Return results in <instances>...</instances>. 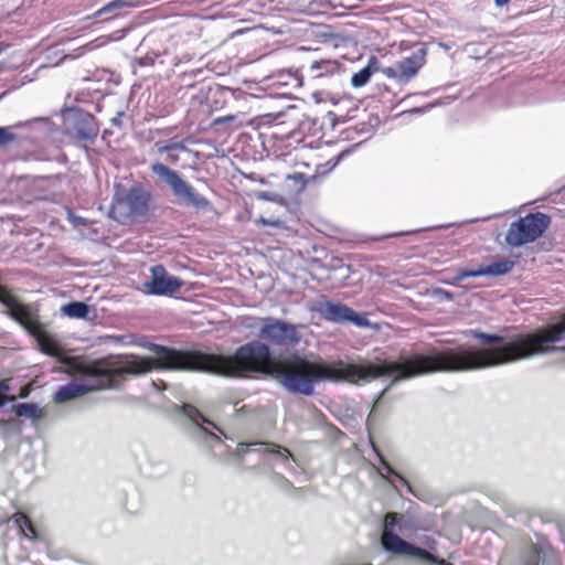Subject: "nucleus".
<instances>
[{
    "label": "nucleus",
    "instance_id": "7c9ffc66",
    "mask_svg": "<svg viewBox=\"0 0 565 565\" xmlns=\"http://www.w3.org/2000/svg\"><path fill=\"white\" fill-rule=\"evenodd\" d=\"M427 554L426 556H417L418 558H422L424 561H427L429 563H435L437 565H452L451 563H448L446 559L444 558H439L435 555H433L430 552L427 551Z\"/></svg>",
    "mask_w": 565,
    "mask_h": 565
},
{
    "label": "nucleus",
    "instance_id": "f8f14e48",
    "mask_svg": "<svg viewBox=\"0 0 565 565\" xmlns=\"http://www.w3.org/2000/svg\"><path fill=\"white\" fill-rule=\"evenodd\" d=\"M150 273V279L142 285V291L147 295L170 296L183 286V281L170 275L163 265L152 266Z\"/></svg>",
    "mask_w": 565,
    "mask_h": 565
},
{
    "label": "nucleus",
    "instance_id": "6e6552de",
    "mask_svg": "<svg viewBox=\"0 0 565 565\" xmlns=\"http://www.w3.org/2000/svg\"><path fill=\"white\" fill-rule=\"evenodd\" d=\"M150 170L171 188L174 195L183 198L186 203L196 209H207L210 206V201L196 193L193 186L185 182L177 171L160 162L151 164Z\"/></svg>",
    "mask_w": 565,
    "mask_h": 565
},
{
    "label": "nucleus",
    "instance_id": "cd10ccee",
    "mask_svg": "<svg viewBox=\"0 0 565 565\" xmlns=\"http://www.w3.org/2000/svg\"><path fill=\"white\" fill-rule=\"evenodd\" d=\"M10 391V385L8 380H0V407H2L6 402H14L15 396H8L7 393Z\"/></svg>",
    "mask_w": 565,
    "mask_h": 565
},
{
    "label": "nucleus",
    "instance_id": "c9c22d12",
    "mask_svg": "<svg viewBox=\"0 0 565 565\" xmlns=\"http://www.w3.org/2000/svg\"><path fill=\"white\" fill-rule=\"evenodd\" d=\"M29 394H30V388H29V386H23V387L21 388V391H20L19 397H21V398H25V397H28V396H29Z\"/></svg>",
    "mask_w": 565,
    "mask_h": 565
},
{
    "label": "nucleus",
    "instance_id": "7ed1b4c3",
    "mask_svg": "<svg viewBox=\"0 0 565 565\" xmlns=\"http://www.w3.org/2000/svg\"><path fill=\"white\" fill-rule=\"evenodd\" d=\"M469 335L479 340L482 344H494L491 348L498 364H509L543 352L544 343H555L563 340L565 335V313L559 322L550 323L529 333H518L507 338L500 334L470 330Z\"/></svg>",
    "mask_w": 565,
    "mask_h": 565
},
{
    "label": "nucleus",
    "instance_id": "c756f323",
    "mask_svg": "<svg viewBox=\"0 0 565 565\" xmlns=\"http://www.w3.org/2000/svg\"><path fill=\"white\" fill-rule=\"evenodd\" d=\"M15 140V135L10 127H0V147L6 146Z\"/></svg>",
    "mask_w": 565,
    "mask_h": 565
},
{
    "label": "nucleus",
    "instance_id": "58836bf2",
    "mask_svg": "<svg viewBox=\"0 0 565 565\" xmlns=\"http://www.w3.org/2000/svg\"><path fill=\"white\" fill-rule=\"evenodd\" d=\"M495 4L499 7H503L510 2V0H494Z\"/></svg>",
    "mask_w": 565,
    "mask_h": 565
},
{
    "label": "nucleus",
    "instance_id": "a878e982",
    "mask_svg": "<svg viewBox=\"0 0 565 565\" xmlns=\"http://www.w3.org/2000/svg\"><path fill=\"white\" fill-rule=\"evenodd\" d=\"M134 6V2L131 0H114L109 3H107L106 6H104L102 9H99L97 12H96V15H102L104 13H107L109 11H113V10H116V9H120V8H124V7H131Z\"/></svg>",
    "mask_w": 565,
    "mask_h": 565
},
{
    "label": "nucleus",
    "instance_id": "393cba45",
    "mask_svg": "<svg viewBox=\"0 0 565 565\" xmlns=\"http://www.w3.org/2000/svg\"><path fill=\"white\" fill-rule=\"evenodd\" d=\"M271 478H273L274 484L278 489L286 491V492L295 490L294 483L288 478H286L284 475L275 472Z\"/></svg>",
    "mask_w": 565,
    "mask_h": 565
},
{
    "label": "nucleus",
    "instance_id": "6ab92c4d",
    "mask_svg": "<svg viewBox=\"0 0 565 565\" xmlns=\"http://www.w3.org/2000/svg\"><path fill=\"white\" fill-rule=\"evenodd\" d=\"M11 411L18 417H29L34 420L40 419L44 415L43 411L36 404L32 403H21L13 405Z\"/></svg>",
    "mask_w": 565,
    "mask_h": 565
},
{
    "label": "nucleus",
    "instance_id": "aec40b11",
    "mask_svg": "<svg viewBox=\"0 0 565 565\" xmlns=\"http://www.w3.org/2000/svg\"><path fill=\"white\" fill-rule=\"evenodd\" d=\"M62 311L70 318L85 319L87 318L89 307L82 301H72L64 305Z\"/></svg>",
    "mask_w": 565,
    "mask_h": 565
},
{
    "label": "nucleus",
    "instance_id": "473e14b6",
    "mask_svg": "<svg viewBox=\"0 0 565 565\" xmlns=\"http://www.w3.org/2000/svg\"><path fill=\"white\" fill-rule=\"evenodd\" d=\"M236 118L235 115H227V116H221V117H216L214 120H213V125L214 126H220V125H223L227 121H233L234 119Z\"/></svg>",
    "mask_w": 565,
    "mask_h": 565
},
{
    "label": "nucleus",
    "instance_id": "39448f33",
    "mask_svg": "<svg viewBox=\"0 0 565 565\" xmlns=\"http://www.w3.org/2000/svg\"><path fill=\"white\" fill-rule=\"evenodd\" d=\"M31 335L36 340L41 351L50 356L56 358L63 365L67 367L66 373L70 375H109V370L105 366L104 360H92L88 356L67 355L61 344L44 329L41 324Z\"/></svg>",
    "mask_w": 565,
    "mask_h": 565
},
{
    "label": "nucleus",
    "instance_id": "9b49d317",
    "mask_svg": "<svg viewBox=\"0 0 565 565\" xmlns=\"http://www.w3.org/2000/svg\"><path fill=\"white\" fill-rule=\"evenodd\" d=\"M66 124L68 134L79 142H94L99 134V125L94 115L81 108L70 110Z\"/></svg>",
    "mask_w": 565,
    "mask_h": 565
},
{
    "label": "nucleus",
    "instance_id": "e433bc0d",
    "mask_svg": "<svg viewBox=\"0 0 565 565\" xmlns=\"http://www.w3.org/2000/svg\"><path fill=\"white\" fill-rule=\"evenodd\" d=\"M168 153V157H167V160L170 162V163H177L179 161V157L173 154L172 152H167Z\"/></svg>",
    "mask_w": 565,
    "mask_h": 565
},
{
    "label": "nucleus",
    "instance_id": "f704fd0d",
    "mask_svg": "<svg viewBox=\"0 0 565 565\" xmlns=\"http://www.w3.org/2000/svg\"><path fill=\"white\" fill-rule=\"evenodd\" d=\"M547 344L548 343H544L543 344L544 351L543 352H539L535 355L544 354V353L553 352V351H563V352H565V347H548Z\"/></svg>",
    "mask_w": 565,
    "mask_h": 565
},
{
    "label": "nucleus",
    "instance_id": "423d86ee",
    "mask_svg": "<svg viewBox=\"0 0 565 565\" xmlns=\"http://www.w3.org/2000/svg\"><path fill=\"white\" fill-rule=\"evenodd\" d=\"M551 216L545 213H529L511 223L505 242L511 247H520L540 238L551 225Z\"/></svg>",
    "mask_w": 565,
    "mask_h": 565
},
{
    "label": "nucleus",
    "instance_id": "4c0bfd02",
    "mask_svg": "<svg viewBox=\"0 0 565 565\" xmlns=\"http://www.w3.org/2000/svg\"><path fill=\"white\" fill-rule=\"evenodd\" d=\"M256 198H257L258 200H265V201H266V200H269V196H268V194H267L266 192H257V193H256Z\"/></svg>",
    "mask_w": 565,
    "mask_h": 565
},
{
    "label": "nucleus",
    "instance_id": "dca6fc26",
    "mask_svg": "<svg viewBox=\"0 0 565 565\" xmlns=\"http://www.w3.org/2000/svg\"><path fill=\"white\" fill-rule=\"evenodd\" d=\"M321 130H322V127L318 124L317 119L306 118V119L301 120L299 124V132L295 131L294 129H290L289 131H287L286 134H282V135L273 132L270 137L277 141H281V142H284L285 140H290V139H292L295 141H303L302 139L299 138V135L310 134L312 136L320 137Z\"/></svg>",
    "mask_w": 565,
    "mask_h": 565
},
{
    "label": "nucleus",
    "instance_id": "1a4fd4ad",
    "mask_svg": "<svg viewBox=\"0 0 565 565\" xmlns=\"http://www.w3.org/2000/svg\"><path fill=\"white\" fill-rule=\"evenodd\" d=\"M401 516L396 512H388L384 518V530L381 535L383 548L390 553L411 556H426L427 550L415 546L393 532Z\"/></svg>",
    "mask_w": 565,
    "mask_h": 565
},
{
    "label": "nucleus",
    "instance_id": "c85d7f7f",
    "mask_svg": "<svg viewBox=\"0 0 565 565\" xmlns=\"http://www.w3.org/2000/svg\"><path fill=\"white\" fill-rule=\"evenodd\" d=\"M267 446H268L267 451L270 454L280 455L285 459L292 458L291 451L286 447H282V446L274 444V443L267 444Z\"/></svg>",
    "mask_w": 565,
    "mask_h": 565
},
{
    "label": "nucleus",
    "instance_id": "72a5a7b5",
    "mask_svg": "<svg viewBox=\"0 0 565 565\" xmlns=\"http://www.w3.org/2000/svg\"><path fill=\"white\" fill-rule=\"evenodd\" d=\"M291 180H294L297 184L300 185V190H303L306 186V180L303 178V174L297 173L292 177H289Z\"/></svg>",
    "mask_w": 565,
    "mask_h": 565
},
{
    "label": "nucleus",
    "instance_id": "20e7f679",
    "mask_svg": "<svg viewBox=\"0 0 565 565\" xmlns=\"http://www.w3.org/2000/svg\"><path fill=\"white\" fill-rule=\"evenodd\" d=\"M106 361V369L109 375H83L94 380L92 385L71 382L60 386L53 395V401L57 404L65 403L94 391L114 390L120 386L127 375L140 376L158 370L157 356H140L137 354H118L115 356L98 358Z\"/></svg>",
    "mask_w": 565,
    "mask_h": 565
},
{
    "label": "nucleus",
    "instance_id": "ea45409f",
    "mask_svg": "<svg viewBox=\"0 0 565 565\" xmlns=\"http://www.w3.org/2000/svg\"><path fill=\"white\" fill-rule=\"evenodd\" d=\"M287 153H289V151H288V150H287V151H285V152H281L280 154L286 156Z\"/></svg>",
    "mask_w": 565,
    "mask_h": 565
},
{
    "label": "nucleus",
    "instance_id": "4be33fe9",
    "mask_svg": "<svg viewBox=\"0 0 565 565\" xmlns=\"http://www.w3.org/2000/svg\"><path fill=\"white\" fill-rule=\"evenodd\" d=\"M372 71L370 66H365L359 72L354 73L351 78V84L354 87H362L364 86L371 78Z\"/></svg>",
    "mask_w": 565,
    "mask_h": 565
},
{
    "label": "nucleus",
    "instance_id": "f3484780",
    "mask_svg": "<svg viewBox=\"0 0 565 565\" xmlns=\"http://www.w3.org/2000/svg\"><path fill=\"white\" fill-rule=\"evenodd\" d=\"M9 521H13L21 537L30 541L39 539L38 530L26 513L18 511L9 518Z\"/></svg>",
    "mask_w": 565,
    "mask_h": 565
},
{
    "label": "nucleus",
    "instance_id": "ddd939ff",
    "mask_svg": "<svg viewBox=\"0 0 565 565\" xmlns=\"http://www.w3.org/2000/svg\"><path fill=\"white\" fill-rule=\"evenodd\" d=\"M320 312L326 320L331 322L350 321L358 327H367L370 324L367 318L342 303L327 301L321 306Z\"/></svg>",
    "mask_w": 565,
    "mask_h": 565
},
{
    "label": "nucleus",
    "instance_id": "f03ea898",
    "mask_svg": "<svg viewBox=\"0 0 565 565\" xmlns=\"http://www.w3.org/2000/svg\"><path fill=\"white\" fill-rule=\"evenodd\" d=\"M148 348L157 356L158 370L203 372L223 377L239 379L252 373L273 376L278 361L270 347L260 341L247 342L230 355L177 350L154 343H149Z\"/></svg>",
    "mask_w": 565,
    "mask_h": 565
},
{
    "label": "nucleus",
    "instance_id": "412c9836",
    "mask_svg": "<svg viewBox=\"0 0 565 565\" xmlns=\"http://www.w3.org/2000/svg\"><path fill=\"white\" fill-rule=\"evenodd\" d=\"M174 150H185V146L178 141H157L151 150L152 154H162Z\"/></svg>",
    "mask_w": 565,
    "mask_h": 565
},
{
    "label": "nucleus",
    "instance_id": "b1692460",
    "mask_svg": "<svg viewBox=\"0 0 565 565\" xmlns=\"http://www.w3.org/2000/svg\"><path fill=\"white\" fill-rule=\"evenodd\" d=\"M184 412L189 418H191L195 424L199 425V422L207 423L216 428V425L209 420L196 407L192 405H185Z\"/></svg>",
    "mask_w": 565,
    "mask_h": 565
},
{
    "label": "nucleus",
    "instance_id": "4468645a",
    "mask_svg": "<svg viewBox=\"0 0 565 565\" xmlns=\"http://www.w3.org/2000/svg\"><path fill=\"white\" fill-rule=\"evenodd\" d=\"M514 267V262L510 259H500L487 266H479L477 269H460L458 278L480 277V276H501L510 273Z\"/></svg>",
    "mask_w": 565,
    "mask_h": 565
},
{
    "label": "nucleus",
    "instance_id": "bb28decb",
    "mask_svg": "<svg viewBox=\"0 0 565 565\" xmlns=\"http://www.w3.org/2000/svg\"><path fill=\"white\" fill-rule=\"evenodd\" d=\"M315 1L316 0H287V3L296 11L307 12L312 9L311 6Z\"/></svg>",
    "mask_w": 565,
    "mask_h": 565
},
{
    "label": "nucleus",
    "instance_id": "2eb2a0df",
    "mask_svg": "<svg viewBox=\"0 0 565 565\" xmlns=\"http://www.w3.org/2000/svg\"><path fill=\"white\" fill-rule=\"evenodd\" d=\"M342 64L337 60L321 58L312 61L307 68L309 81H320L340 74Z\"/></svg>",
    "mask_w": 565,
    "mask_h": 565
},
{
    "label": "nucleus",
    "instance_id": "0eeeda50",
    "mask_svg": "<svg viewBox=\"0 0 565 565\" xmlns=\"http://www.w3.org/2000/svg\"><path fill=\"white\" fill-rule=\"evenodd\" d=\"M258 337L267 344L280 352L294 349L301 340V335L295 324L278 319H266L259 329Z\"/></svg>",
    "mask_w": 565,
    "mask_h": 565
},
{
    "label": "nucleus",
    "instance_id": "f257e3e1",
    "mask_svg": "<svg viewBox=\"0 0 565 565\" xmlns=\"http://www.w3.org/2000/svg\"><path fill=\"white\" fill-rule=\"evenodd\" d=\"M499 366L492 348L463 347L447 348L428 354H413L398 361H383L381 364L345 363L342 360L323 362L309 361L294 354L278 360L275 379L290 393L310 396L315 385L322 381L358 384L382 376L407 380L431 373H452Z\"/></svg>",
    "mask_w": 565,
    "mask_h": 565
},
{
    "label": "nucleus",
    "instance_id": "2f4dec72",
    "mask_svg": "<svg viewBox=\"0 0 565 565\" xmlns=\"http://www.w3.org/2000/svg\"><path fill=\"white\" fill-rule=\"evenodd\" d=\"M279 77L280 78H285V77L290 78L291 82H292V85L295 87L301 86L302 85V81H303L302 76H300L298 73L292 74V73H289V72L288 73H284L282 72V73H280Z\"/></svg>",
    "mask_w": 565,
    "mask_h": 565
},
{
    "label": "nucleus",
    "instance_id": "5701e85b",
    "mask_svg": "<svg viewBox=\"0 0 565 565\" xmlns=\"http://www.w3.org/2000/svg\"><path fill=\"white\" fill-rule=\"evenodd\" d=\"M255 223L271 227H281L282 221L279 215L275 213H267V215H260L255 220Z\"/></svg>",
    "mask_w": 565,
    "mask_h": 565
},
{
    "label": "nucleus",
    "instance_id": "9d476101",
    "mask_svg": "<svg viewBox=\"0 0 565 565\" xmlns=\"http://www.w3.org/2000/svg\"><path fill=\"white\" fill-rule=\"evenodd\" d=\"M427 49L419 47L413 51L409 56L383 70V74L395 81L397 84H406L417 76L426 63Z\"/></svg>",
    "mask_w": 565,
    "mask_h": 565
},
{
    "label": "nucleus",
    "instance_id": "a211bd4d",
    "mask_svg": "<svg viewBox=\"0 0 565 565\" xmlns=\"http://www.w3.org/2000/svg\"><path fill=\"white\" fill-rule=\"evenodd\" d=\"M124 202L129 207L131 214L145 215L149 207V194L143 191L132 189L127 193Z\"/></svg>",
    "mask_w": 565,
    "mask_h": 565
}]
</instances>
